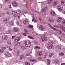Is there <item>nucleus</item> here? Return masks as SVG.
I'll return each instance as SVG.
<instances>
[{"label": "nucleus", "mask_w": 65, "mask_h": 65, "mask_svg": "<svg viewBox=\"0 0 65 65\" xmlns=\"http://www.w3.org/2000/svg\"><path fill=\"white\" fill-rule=\"evenodd\" d=\"M26 32L27 33H27V34H29V32H30L28 30H27L26 31Z\"/></svg>", "instance_id": "52"}, {"label": "nucleus", "mask_w": 65, "mask_h": 65, "mask_svg": "<svg viewBox=\"0 0 65 65\" xmlns=\"http://www.w3.org/2000/svg\"><path fill=\"white\" fill-rule=\"evenodd\" d=\"M21 39L20 38H16L15 39V41L16 42L15 45L17 46H20L21 44V43L20 42H18V41H19Z\"/></svg>", "instance_id": "1"}, {"label": "nucleus", "mask_w": 65, "mask_h": 65, "mask_svg": "<svg viewBox=\"0 0 65 65\" xmlns=\"http://www.w3.org/2000/svg\"><path fill=\"white\" fill-rule=\"evenodd\" d=\"M14 37H15V36H12V39H14Z\"/></svg>", "instance_id": "56"}, {"label": "nucleus", "mask_w": 65, "mask_h": 65, "mask_svg": "<svg viewBox=\"0 0 65 65\" xmlns=\"http://www.w3.org/2000/svg\"><path fill=\"white\" fill-rule=\"evenodd\" d=\"M21 48L22 50H24L25 49L26 47H25V46H22Z\"/></svg>", "instance_id": "39"}, {"label": "nucleus", "mask_w": 65, "mask_h": 65, "mask_svg": "<svg viewBox=\"0 0 65 65\" xmlns=\"http://www.w3.org/2000/svg\"><path fill=\"white\" fill-rule=\"evenodd\" d=\"M12 5L14 6H17L18 5V4L17 2L15 1H14L13 3H12Z\"/></svg>", "instance_id": "12"}, {"label": "nucleus", "mask_w": 65, "mask_h": 65, "mask_svg": "<svg viewBox=\"0 0 65 65\" xmlns=\"http://www.w3.org/2000/svg\"><path fill=\"white\" fill-rule=\"evenodd\" d=\"M54 63H55V64H58L59 63V61L57 60H55L54 61Z\"/></svg>", "instance_id": "26"}, {"label": "nucleus", "mask_w": 65, "mask_h": 65, "mask_svg": "<svg viewBox=\"0 0 65 65\" xmlns=\"http://www.w3.org/2000/svg\"><path fill=\"white\" fill-rule=\"evenodd\" d=\"M5 55L7 56V57H10L11 56V54H10L9 53H5Z\"/></svg>", "instance_id": "19"}, {"label": "nucleus", "mask_w": 65, "mask_h": 65, "mask_svg": "<svg viewBox=\"0 0 65 65\" xmlns=\"http://www.w3.org/2000/svg\"><path fill=\"white\" fill-rule=\"evenodd\" d=\"M62 20V18L61 17H60L59 18H58L57 19V22H58V23H60L61 22V21Z\"/></svg>", "instance_id": "11"}, {"label": "nucleus", "mask_w": 65, "mask_h": 65, "mask_svg": "<svg viewBox=\"0 0 65 65\" xmlns=\"http://www.w3.org/2000/svg\"><path fill=\"white\" fill-rule=\"evenodd\" d=\"M61 4H62L63 5L65 6V2H61Z\"/></svg>", "instance_id": "33"}, {"label": "nucleus", "mask_w": 65, "mask_h": 65, "mask_svg": "<svg viewBox=\"0 0 65 65\" xmlns=\"http://www.w3.org/2000/svg\"><path fill=\"white\" fill-rule=\"evenodd\" d=\"M48 25H49L50 27V28H52L53 30H55V31H58V30L57 29H56L55 28L53 27L52 26H51V25L50 24H48Z\"/></svg>", "instance_id": "9"}, {"label": "nucleus", "mask_w": 65, "mask_h": 65, "mask_svg": "<svg viewBox=\"0 0 65 65\" xmlns=\"http://www.w3.org/2000/svg\"><path fill=\"white\" fill-rule=\"evenodd\" d=\"M18 18H19V19H20V16H18Z\"/></svg>", "instance_id": "59"}, {"label": "nucleus", "mask_w": 65, "mask_h": 65, "mask_svg": "<svg viewBox=\"0 0 65 65\" xmlns=\"http://www.w3.org/2000/svg\"><path fill=\"white\" fill-rule=\"evenodd\" d=\"M22 12L23 15H24L25 17H26V16H25V15H26V14H27V12H26L25 11H22Z\"/></svg>", "instance_id": "25"}, {"label": "nucleus", "mask_w": 65, "mask_h": 65, "mask_svg": "<svg viewBox=\"0 0 65 65\" xmlns=\"http://www.w3.org/2000/svg\"><path fill=\"white\" fill-rule=\"evenodd\" d=\"M1 48H2V49L4 50H6V48L4 47H2Z\"/></svg>", "instance_id": "40"}, {"label": "nucleus", "mask_w": 65, "mask_h": 65, "mask_svg": "<svg viewBox=\"0 0 65 65\" xmlns=\"http://www.w3.org/2000/svg\"><path fill=\"white\" fill-rule=\"evenodd\" d=\"M7 48H8V49L10 51H12V49L9 46H7Z\"/></svg>", "instance_id": "30"}, {"label": "nucleus", "mask_w": 65, "mask_h": 65, "mask_svg": "<svg viewBox=\"0 0 65 65\" xmlns=\"http://www.w3.org/2000/svg\"><path fill=\"white\" fill-rule=\"evenodd\" d=\"M25 64L26 65H30V63H29L28 62H26L25 63Z\"/></svg>", "instance_id": "44"}, {"label": "nucleus", "mask_w": 65, "mask_h": 65, "mask_svg": "<svg viewBox=\"0 0 65 65\" xmlns=\"http://www.w3.org/2000/svg\"><path fill=\"white\" fill-rule=\"evenodd\" d=\"M58 48H59V49H61V47L60 46H58L57 47Z\"/></svg>", "instance_id": "50"}, {"label": "nucleus", "mask_w": 65, "mask_h": 65, "mask_svg": "<svg viewBox=\"0 0 65 65\" xmlns=\"http://www.w3.org/2000/svg\"><path fill=\"white\" fill-rule=\"evenodd\" d=\"M30 61L31 62H32V63H34V64H35V63L36 62V61L34 59H31L30 60Z\"/></svg>", "instance_id": "22"}, {"label": "nucleus", "mask_w": 65, "mask_h": 65, "mask_svg": "<svg viewBox=\"0 0 65 65\" xmlns=\"http://www.w3.org/2000/svg\"><path fill=\"white\" fill-rule=\"evenodd\" d=\"M15 63H18V62H19V61L18 60H16V61H15Z\"/></svg>", "instance_id": "51"}, {"label": "nucleus", "mask_w": 65, "mask_h": 65, "mask_svg": "<svg viewBox=\"0 0 65 65\" xmlns=\"http://www.w3.org/2000/svg\"><path fill=\"white\" fill-rule=\"evenodd\" d=\"M53 55H54V54L52 53H50L49 54V57H52V56H53Z\"/></svg>", "instance_id": "29"}, {"label": "nucleus", "mask_w": 65, "mask_h": 65, "mask_svg": "<svg viewBox=\"0 0 65 65\" xmlns=\"http://www.w3.org/2000/svg\"><path fill=\"white\" fill-rule=\"evenodd\" d=\"M23 23L24 24H26V23H27V22H26V21H23Z\"/></svg>", "instance_id": "53"}, {"label": "nucleus", "mask_w": 65, "mask_h": 65, "mask_svg": "<svg viewBox=\"0 0 65 65\" xmlns=\"http://www.w3.org/2000/svg\"><path fill=\"white\" fill-rule=\"evenodd\" d=\"M25 45L27 47H29L31 45V43L29 41H26L25 42Z\"/></svg>", "instance_id": "2"}, {"label": "nucleus", "mask_w": 65, "mask_h": 65, "mask_svg": "<svg viewBox=\"0 0 65 65\" xmlns=\"http://www.w3.org/2000/svg\"><path fill=\"white\" fill-rule=\"evenodd\" d=\"M24 30H25V31L26 32L27 31V30H26V29H24Z\"/></svg>", "instance_id": "61"}, {"label": "nucleus", "mask_w": 65, "mask_h": 65, "mask_svg": "<svg viewBox=\"0 0 65 65\" xmlns=\"http://www.w3.org/2000/svg\"><path fill=\"white\" fill-rule=\"evenodd\" d=\"M12 13L14 17H17V16L18 15V13L14 11H13Z\"/></svg>", "instance_id": "10"}, {"label": "nucleus", "mask_w": 65, "mask_h": 65, "mask_svg": "<svg viewBox=\"0 0 65 65\" xmlns=\"http://www.w3.org/2000/svg\"><path fill=\"white\" fill-rule=\"evenodd\" d=\"M48 43L49 44V45H52V44H54V42H53V41H52L50 40L48 41Z\"/></svg>", "instance_id": "18"}, {"label": "nucleus", "mask_w": 65, "mask_h": 65, "mask_svg": "<svg viewBox=\"0 0 65 65\" xmlns=\"http://www.w3.org/2000/svg\"><path fill=\"white\" fill-rule=\"evenodd\" d=\"M55 27L57 28H59L60 29H61V28H62V29L64 32H65V27L63 26V25L62 24H59L58 26H56Z\"/></svg>", "instance_id": "3"}, {"label": "nucleus", "mask_w": 65, "mask_h": 65, "mask_svg": "<svg viewBox=\"0 0 65 65\" xmlns=\"http://www.w3.org/2000/svg\"><path fill=\"white\" fill-rule=\"evenodd\" d=\"M23 57H24V55H20V60H21V59H22V58H23Z\"/></svg>", "instance_id": "35"}, {"label": "nucleus", "mask_w": 65, "mask_h": 65, "mask_svg": "<svg viewBox=\"0 0 65 65\" xmlns=\"http://www.w3.org/2000/svg\"><path fill=\"white\" fill-rule=\"evenodd\" d=\"M57 4L58 3L56 1H54L53 2V5L54 6H56Z\"/></svg>", "instance_id": "21"}, {"label": "nucleus", "mask_w": 65, "mask_h": 65, "mask_svg": "<svg viewBox=\"0 0 65 65\" xmlns=\"http://www.w3.org/2000/svg\"><path fill=\"white\" fill-rule=\"evenodd\" d=\"M47 55H45V58H46V56H47Z\"/></svg>", "instance_id": "63"}, {"label": "nucleus", "mask_w": 65, "mask_h": 65, "mask_svg": "<svg viewBox=\"0 0 65 65\" xmlns=\"http://www.w3.org/2000/svg\"><path fill=\"white\" fill-rule=\"evenodd\" d=\"M47 62L48 63V65H49L51 64V61L49 60V59L47 60Z\"/></svg>", "instance_id": "23"}, {"label": "nucleus", "mask_w": 65, "mask_h": 65, "mask_svg": "<svg viewBox=\"0 0 65 65\" xmlns=\"http://www.w3.org/2000/svg\"><path fill=\"white\" fill-rule=\"evenodd\" d=\"M57 9L59 11H60V12H61V11H62V9H61V8L60 6H58L57 7Z\"/></svg>", "instance_id": "16"}, {"label": "nucleus", "mask_w": 65, "mask_h": 65, "mask_svg": "<svg viewBox=\"0 0 65 65\" xmlns=\"http://www.w3.org/2000/svg\"><path fill=\"white\" fill-rule=\"evenodd\" d=\"M48 9V7L47 6H45L44 7V8L42 9L40 11L42 13H45V9Z\"/></svg>", "instance_id": "4"}, {"label": "nucleus", "mask_w": 65, "mask_h": 65, "mask_svg": "<svg viewBox=\"0 0 65 65\" xmlns=\"http://www.w3.org/2000/svg\"><path fill=\"white\" fill-rule=\"evenodd\" d=\"M37 59L38 60H42V59H43V58L40 57H38Z\"/></svg>", "instance_id": "38"}, {"label": "nucleus", "mask_w": 65, "mask_h": 65, "mask_svg": "<svg viewBox=\"0 0 65 65\" xmlns=\"http://www.w3.org/2000/svg\"><path fill=\"white\" fill-rule=\"evenodd\" d=\"M50 14L52 17H54V16L55 15L56 13L54 11H52L50 12Z\"/></svg>", "instance_id": "13"}, {"label": "nucleus", "mask_w": 65, "mask_h": 65, "mask_svg": "<svg viewBox=\"0 0 65 65\" xmlns=\"http://www.w3.org/2000/svg\"><path fill=\"white\" fill-rule=\"evenodd\" d=\"M28 19H26L25 21H26V23H28Z\"/></svg>", "instance_id": "48"}, {"label": "nucleus", "mask_w": 65, "mask_h": 65, "mask_svg": "<svg viewBox=\"0 0 65 65\" xmlns=\"http://www.w3.org/2000/svg\"><path fill=\"white\" fill-rule=\"evenodd\" d=\"M5 2H7V3H8L9 2V1H8V0H6L5 1Z\"/></svg>", "instance_id": "49"}, {"label": "nucleus", "mask_w": 65, "mask_h": 65, "mask_svg": "<svg viewBox=\"0 0 65 65\" xmlns=\"http://www.w3.org/2000/svg\"><path fill=\"white\" fill-rule=\"evenodd\" d=\"M2 38L3 40H7L8 37H7L6 35H3L2 37Z\"/></svg>", "instance_id": "8"}, {"label": "nucleus", "mask_w": 65, "mask_h": 65, "mask_svg": "<svg viewBox=\"0 0 65 65\" xmlns=\"http://www.w3.org/2000/svg\"><path fill=\"white\" fill-rule=\"evenodd\" d=\"M13 31L14 33H18L19 32V29L17 28H14Z\"/></svg>", "instance_id": "14"}, {"label": "nucleus", "mask_w": 65, "mask_h": 65, "mask_svg": "<svg viewBox=\"0 0 65 65\" xmlns=\"http://www.w3.org/2000/svg\"><path fill=\"white\" fill-rule=\"evenodd\" d=\"M17 11L18 12H20V13H22V11L21 10H20V9H18L17 10Z\"/></svg>", "instance_id": "34"}, {"label": "nucleus", "mask_w": 65, "mask_h": 65, "mask_svg": "<svg viewBox=\"0 0 65 65\" xmlns=\"http://www.w3.org/2000/svg\"><path fill=\"white\" fill-rule=\"evenodd\" d=\"M49 22L50 23H53L54 22V20L52 19H50L49 20Z\"/></svg>", "instance_id": "17"}, {"label": "nucleus", "mask_w": 65, "mask_h": 65, "mask_svg": "<svg viewBox=\"0 0 65 65\" xmlns=\"http://www.w3.org/2000/svg\"><path fill=\"white\" fill-rule=\"evenodd\" d=\"M37 54L39 56H42V53L41 52H39Z\"/></svg>", "instance_id": "20"}, {"label": "nucleus", "mask_w": 65, "mask_h": 65, "mask_svg": "<svg viewBox=\"0 0 65 65\" xmlns=\"http://www.w3.org/2000/svg\"><path fill=\"white\" fill-rule=\"evenodd\" d=\"M41 39L43 41H46L47 40V39L45 38V35H43L41 36Z\"/></svg>", "instance_id": "5"}, {"label": "nucleus", "mask_w": 65, "mask_h": 65, "mask_svg": "<svg viewBox=\"0 0 65 65\" xmlns=\"http://www.w3.org/2000/svg\"><path fill=\"white\" fill-rule=\"evenodd\" d=\"M61 65H65V63H62Z\"/></svg>", "instance_id": "58"}, {"label": "nucleus", "mask_w": 65, "mask_h": 65, "mask_svg": "<svg viewBox=\"0 0 65 65\" xmlns=\"http://www.w3.org/2000/svg\"><path fill=\"white\" fill-rule=\"evenodd\" d=\"M9 24L10 25H12L13 24V23L12 21H11L10 23Z\"/></svg>", "instance_id": "42"}, {"label": "nucleus", "mask_w": 65, "mask_h": 65, "mask_svg": "<svg viewBox=\"0 0 65 65\" xmlns=\"http://www.w3.org/2000/svg\"><path fill=\"white\" fill-rule=\"evenodd\" d=\"M63 37H65V34H64L63 35Z\"/></svg>", "instance_id": "60"}, {"label": "nucleus", "mask_w": 65, "mask_h": 65, "mask_svg": "<svg viewBox=\"0 0 65 65\" xmlns=\"http://www.w3.org/2000/svg\"><path fill=\"white\" fill-rule=\"evenodd\" d=\"M7 44H8V45H11V42H8L7 43Z\"/></svg>", "instance_id": "43"}, {"label": "nucleus", "mask_w": 65, "mask_h": 65, "mask_svg": "<svg viewBox=\"0 0 65 65\" xmlns=\"http://www.w3.org/2000/svg\"><path fill=\"white\" fill-rule=\"evenodd\" d=\"M8 33H11V30H9L7 31Z\"/></svg>", "instance_id": "46"}, {"label": "nucleus", "mask_w": 65, "mask_h": 65, "mask_svg": "<svg viewBox=\"0 0 65 65\" xmlns=\"http://www.w3.org/2000/svg\"><path fill=\"white\" fill-rule=\"evenodd\" d=\"M58 31H59V33H60V34H62V32L61 31H60L59 30H58Z\"/></svg>", "instance_id": "54"}, {"label": "nucleus", "mask_w": 65, "mask_h": 65, "mask_svg": "<svg viewBox=\"0 0 65 65\" xmlns=\"http://www.w3.org/2000/svg\"><path fill=\"white\" fill-rule=\"evenodd\" d=\"M1 8H2V5H1V4H0V9H1Z\"/></svg>", "instance_id": "55"}, {"label": "nucleus", "mask_w": 65, "mask_h": 65, "mask_svg": "<svg viewBox=\"0 0 65 65\" xmlns=\"http://www.w3.org/2000/svg\"><path fill=\"white\" fill-rule=\"evenodd\" d=\"M59 55L60 56H63L64 55V53H59Z\"/></svg>", "instance_id": "31"}, {"label": "nucleus", "mask_w": 65, "mask_h": 65, "mask_svg": "<svg viewBox=\"0 0 65 65\" xmlns=\"http://www.w3.org/2000/svg\"><path fill=\"white\" fill-rule=\"evenodd\" d=\"M27 37L29 38H30V39H33L34 38L33 37L31 36H27Z\"/></svg>", "instance_id": "27"}, {"label": "nucleus", "mask_w": 65, "mask_h": 65, "mask_svg": "<svg viewBox=\"0 0 65 65\" xmlns=\"http://www.w3.org/2000/svg\"><path fill=\"white\" fill-rule=\"evenodd\" d=\"M39 28L40 30H44V27L43 25H40Z\"/></svg>", "instance_id": "15"}, {"label": "nucleus", "mask_w": 65, "mask_h": 65, "mask_svg": "<svg viewBox=\"0 0 65 65\" xmlns=\"http://www.w3.org/2000/svg\"><path fill=\"white\" fill-rule=\"evenodd\" d=\"M37 48H39V49H40L41 48L40 47L38 46H35V47L34 48L35 49V50H36Z\"/></svg>", "instance_id": "24"}, {"label": "nucleus", "mask_w": 65, "mask_h": 65, "mask_svg": "<svg viewBox=\"0 0 65 65\" xmlns=\"http://www.w3.org/2000/svg\"><path fill=\"white\" fill-rule=\"evenodd\" d=\"M20 52L18 51L17 52V56H19V54H20Z\"/></svg>", "instance_id": "36"}, {"label": "nucleus", "mask_w": 65, "mask_h": 65, "mask_svg": "<svg viewBox=\"0 0 65 65\" xmlns=\"http://www.w3.org/2000/svg\"><path fill=\"white\" fill-rule=\"evenodd\" d=\"M47 47L48 49L50 50V49L53 48L54 47V46L52 45H51L50 44H48L47 45Z\"/></svg>", "instance_id": "7"}, {"label": "nucleus", "mask_w": 65, "mask_h": 65, "mask_svg": "<svg viewBox=\"0 0 65 65\" xmlns=\"http://www.w3.org/2000/svg\"><path fill=\"white\" fill-rule=\"evenodd\" d=\"M9 8H11V5H10L9 6Z\"/></svg>", "instance_id": "62"}, {"label": "nucleus", "mask_w": 65, "mask_h": 65, "mask_svg": "<svg viewBox=\"0 0 65 65\" xmlns=\"http://www.w3.org/2000/svg\"><path fill=\"white\" fill-rule=\"evenodd\" d=\"M29 28H33V26L32 25H30L29 26Z\"/></svg>", "instance_id": "45"}, {"label": "nucleus", "mask_w": 65, "mask_h": 65, "mask_svg": "<svg viewBox=\"0 0 65 65\" xmlns=\"http://www.w3.org/2000/svg\"><path fill=\"white\" fill-rule=\"evenodd\" d=\"M52 1V0H47V2L48 3H51Z\"/></svg>", "instance_id": "32"}, {"label": "nucleus", "mask_w": 65, "mask_h": 65, "mask_svg": "<svg viewBox=\"0 0 65 65\" xmlns=\"http://www.w3.org/2000/svg\"><path fill=\"white\" fill-rule=\"evenodd\" d=\"M31 15L32 16L33 18L32 21V22H36V23H37V21L35 20V17H34V13H32L31 14Z\"/></svg>", "instance_id": "6"}, {"label": "nucleus", "mask_w": 65, "mask_h": 65, "mask_svg": "<svg viewBox=\"0 0 65 65\" xmlns=\"http://www.w3.org/2000/svg\"><path fill=\"white\" fill-rule=\"evenodd\" d=\"M62 23V24L63 25H65V20H64L63 21Z\"/></svg>", "instance_id": "41"}, {"label": "nucleus", "mask_w": 65, "mask_h": 65, "mask_svg": "<svg viewBox=\"0 0 65 65\" xmlns=\"http://www.w3.org/2000/svg\"><path fill=\"white\" fill-rule=\"evenodd\" d=\"M6 13L7 15H9L10 13L9 12H8Z\"/></svg>", "instance_id": "47"}, {"label": "nucleus", "mask_w": 65, "mask_h": 65, "mask_svg": "<svg viewBox=\"0 0 65 65\" xmlns=\"http://www.w3.org/2000/svg\"><path fill=\"white\" fill-rule=\"evenodd\" d=\"M5 10H8V9H7V8H6V9H5Z\"/></svg>", "instance_id": "64"}, {"label": "nucleus", "mask_w": 65, "mask_h": 65, "mask_svg": "<svg viewBox=\"0 0 65 65\" xmlns=\"http://www.w3.org/2000/svg\"><path fill=\"white\" fill-rule=\"evenodd\" d=\"M3 21L4 22V23L6 24V23H7V19L6 18L4 19H3Z\"/></svg>", "instance_id": "28"}, {"label": "nucleus", "mask_w": 65, "mask_h": 65, "mask_svg": "<svg viewBox=\"0 0 65 65\" xmlns=\"http://www.w3.org/2000/svg\"><path fill=\"white\" fill-rule=\"evenodd\" d=\"M4 52V51L3 50L1 49L0 50V53H3Z\"/></svg>", "instance_id": "37"}, {"label": "nucleus", "mask_w": 65, "mask_h": 65, "mask_svg": "<svg viewBox=\"0 0 65 65\" xmlns=\"http://www.w3.org/2000/svg\"><path fill=\"white\" fill-rule=\"evenodd\" d=\"M23 35L24 36H27V35L26 34L24 33L23 34Z\"/></svg>", "instance_id": "57"}]
</instances>
